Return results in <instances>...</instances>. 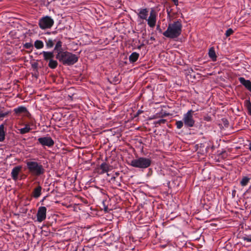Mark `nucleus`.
<instances>
[{
  "label": "nucleus",
  "instance_id": "obj_3",
  "mask_svg": "<svg viewBox=\"0 0 251 251\" xmlns=\"http://www.w3.org/2000/svg\"><path fill=\"white\" fill-rule=\"evenodd\" d=\"M56 58L63 64L69 66L75 64L78 61L76 55L67 51L56 54Z\"/></svg>",
  "mask_w": 251,
  "mask_h": 251
},
{
  "label": "nucleus",
  "instance_id": "obj_10",
  "mask_svg": "<svg viewBox=\"0 0 251 251\" xmlns=\"http://www.w3.org/2000/svg\"><path fill=\"white\" fill-rule=\"evenodd\" d=\"M22 169V166H17L14 167L11 173V176L14 180H17L18 178V175Z\"/></svg>",
  "mask_w": 251,
  "mask_h": 251
},
{
  "label": "nucleus",
  "instance_id": "obj_5",
  "mask_svg": "<svg viewBox=\"0 0 251 251\" xmlns=\"http://www.w3.org/2000/svg\"><path fill=\"white\" fill-rule=\"evenodd\" d=\"M151 161L149 158L141 157L137 159H133L130 163V165L140 169L148 168L151 164Z\"/></svg>",
  "mask_w": 251,
  "mask_h": 251
},
{
  "label": "nucleus",
  "instance_id": "obj_18",
  "mask_svg": "<svg viewBox=\"0 0 251 251\" xmlns=\"http://www.w3.org/2000/svg\"><path fill=\"white\" fill-rule=\"evenodd\" d=\"M139 56V53L136 52H132L129 56V60L131 63H134L137 60Z\"/></svg>",
  "mask_w": 251,
  "mask_h": 251
},
{
  "label": "nucleus",
  "instance_id": "obj_7",
  "mask_svg": "<svg viewBox=\"0 0 251 251\" xmlns=\"http://www.w3.org/2000/svg\"><path fill=\"white\" fill-rule=\"evenodd\" d=\"M53 24V20L50 17L48 16L42 18L39 21V25L42 29L50 28Z\"/></svg>",
  "mask_w": 251,
  "mask_h": 251
},
{
  "label": "nucleus",
  "instance_id": "obj_4",
  "mask_svg": "<svg viewBox=\"0 0 251 251\" xmlns=\"http://www.w3.org/2000/svg\"><path fill=\"white\" fill-rule=\"evenodd\" d=\"M29 172L34 176H40L45 173V169L42 165L36 161H27L26 163Z\"/></svg>",
  "mask_w": 251,
  "mask_h": 251
},
{
  "label": "nucleus",
  "instance_id": "obj_34",
  "mask_svg": "<svg viewBox=\"0 0 251 251\" xmlns=\"http://www.w3.org/2000/svg\"><path fill=\"white\" fill-rule=\"evenodd\" d=\"M249 149L250 151H251V142L249 144Z\"/></svg>",
  "mask_w": 251,
  "mask_h": 251
},
{
  "label": "nucleus",
  "instance_id": "obj_16",
  "mask_svg": "<svg viewBox=\"0 0 251 251\" xmlns=\"http://www.w3.org/2000/svg\"><path fill=\"white\" fill-rule=\"evenodd\" d=\"M100 169L101 170L100 174H104L107 173L109 170V165L106 163H102L100 167Z\"/></svg>",
  "mask_w": 251,
  "mask_h": 251
},
{
  "label": "nucleus",
  "instance_id": "obj_33",
  "mask_svg": "<svg viewBox=\"0 0 251 251\" xmlns=\"http://www.w3.org/2000/svg\"><path fill=\"white\" fill-rule=\"evenodd\" d=\"M172 1L175 3V4L177 5L178 3L177 0H172Z\"/></svg>",
  "mask_w": 251,
  "mask_h": 251
},
{
  "label": "nucleus",
  "instance_id": "obj_29",
  "mask_svg": "<svg viewBox=\"0 0 251 251\" xmlns=\"http://www.w3.org/2000/svg\"><path fill=\"white\" fill-rule=\"evenodd\" d=\"M233 33V30L231 28H228L226 32V37H228Z\"/></svg>",
  "mask_w": 251,
  "mask_h": 251
},
{
  "label": "nucleus",
  "instance_id": "obj_30",
  "mask_svg": "<svg viewBox=\"0 0 251 251\" xmlns=\"http://www.w3.org/2000/svg\"><path fill=\"white\" fill-rule=\"evenodd\" d=\"M166 120L162 119H160V120L156 121L155 122V124L161 125V124H165L166 123Z\"/></svg>",
  "mask_w": 251,
  "mask_h": 251
},
{
  "label": "nucleus",
  "instance_id": "obj_17",
  "mask_svg": "<svg viewBox=\"0 0 251 251\" xmlns=\"http://www.w3.org/2000/svg\"><path fill=\"white\" fill-rule=\"evenodd\" d=\"M208 55L209 57L214 61L216 60L217 55L216 54L214 49L213 47L210 48L208 51Z\"/></svg>",
  "mask_w": 251,
  "mask_h": 251
},
{
  "label": "nucleus",
  "instance_id": "obj_24",
  "mask_svg": "<svg viewBox=\"0 0 251 251\" xmlns=\"http://www.w3.org/2000/svg\"><path fill=\"white\" fill-rule=\"evenodd\" d=\"M250 178L247 176L243 177L240 183L242 186H246L249 182Z\"/></svg>",
  "mask_w": 251,
  "mask_h": 251
},
{
  "label": "nucleus",
  "instance_id": "obj_13",
  "mask_svg": "<svg viewBox=\"0 0 251 251\" xmlns=\"http://www.w3.org/2000/svg\"><path fill=\"white\" fill-rule=\"evenodd\" d=\"M32 125L33 123L26 124L24 127L19 129L20 133L21 134H24L29 132L32 129L30 126Z\"/></svg>",
  "mask_w": 251,
  "mask_h": 251
},
{
  "label": "nucleus",
  "instance_id": "obj_14",
  "mask_svg": "<svg viewBox=\"0 0 251 251\" xmlns=\"http://www.w3.org/2000/svg\"><path fill=\"white\" fill-rule=\"evenodd\" d=\"M62 42L60 40L56 41L54 51L57 53V54H58L59 52H63L65 51L62 50Z\"/></svg>",
  "mask_w": 251,
  "mask_h": 251
},
{
  "label": "nucleus",
  "instance_id": "obj_15",
  "mask_svg": "<svg viewBox=\"0 0 251 251\" xmlns=\"http://www.w3.org/2000/svg\"><path fill=\"white\" fill-rule=\"evenodd\" d=\"M42 187L41 186H38L33 190V196L34 198H39L41 194Z\"/></svg>",
  "mask_w": 251,
  "mask_h": 251
},
{
  "label": "nucleus",
  "instance_id": "obj_6",
  "mask_svg": "<svg viewBox=\"0 0 251 251\" xmlns=\"http://www.w3.org/2000/svg\"><path fill=\"white\" fill-rule=\"evenodd\" d=\"M194 111L192 110H188L183 116V121L184 125L187 127L194 126L195 121L193 118V114Z\"/></svg>",
  "mask_w": 251,
  "mask_h": 251
},
{
  "label": "nucleus",
  "instance_id": "obj_25",
  "mask_svg": "<svg viewBox=\"0 0 251 251\" xmlns=\"http://www.w3.org/2000/svg\"><path fill=\"white\" fill-rule=\"evenodd\" d=\"M245 104L249 114L251 116V102L249 100H247L245 101Z\"/></svg>",
  "mask_w": 251,
  "mask_h": 251
},
{
  "label": "nucleus",
  "instance_id": "obj_2",
  "mask_svg": "<svg viewBox=\"0 0 251 251\" xmlns=\"http://www.w3.org/2000/svg\"><path fill=\"white\" fill-rule=\"evenodd\" d=\"M182 27L180 21H175L168 25L167 30L163 33V35L171 39L177 38L181 34Z\"/></svg>",
  "mask_w": 251,
  "mask_h": 251
},
{
  "label": "nucleus",
  "instance_id": "obj_36",
  "mask_svg": "<svg viewBox=\"0 0 251 251\" xmlns=\"http://www.w3.org/2000/svg\"><path fill=\"white\" fill-rule=\"evenodd\" d=\"M116 177L115 176L112 177L111 179H115Z\"/></svg>",
  "mask_w": 251,
  "mask_h": 251
},
{
  "label": "nucleus",
  "instance_id": "obj_22",
  "mask_svg": "<svg viewBox=\"0 0 251 251\" xmlns=\"http://www.w3.org/2000/svg\"><path fill=\"white\" fill-rule=\"evenodd\" d=\"M57 64L58 63L57 61L52 59L49 61L48 66L51 69H55L56 68Z\"/></svg>",
  "mask_w": 251,
  "mask_h": 251
},
{
  "label": "nucleus",
  "instance_id": "obj_12",
  "mask_svg": "<svg viewBox=\"0 0 251 251\" xmlns=\"http://www.w3.org/2000/svg\"><path fill=\"white\" fill-rule=\"evenodd\" d=\"M41 54H43L44 59L46 61H50L54 57L53 52L51 51H43Z\"/></svg>",
  "mask_w": 251,
  "mask_h": 251
},
{
  "label": "nucleus",
  "instance_id": "obj_21",
  "mask_svg": "<svg viewBox=\"0 0 251 251\" xmlns=\"http://www.w3.org/2000/svg\"><path fill=\"white\" fill-rule=\"evenodd\" d=\"M56 41V40H52V39L49 38L46 39L45 41L47 48L48 49L51 48L54 46V42Z\"/></svg>",
  "mask_w": 251,
  "mask_h": 251
},
{
  "label": "nucleus",
  "instance_id": "obj_32",
  "mask_svg": "<svg viewBox=\"0 0 251 251\" xmlns=\"http://www.w3.org/2000/svg\"><path fill=\"white\" fill-rule=\"evenodd\" d=\"M143 111L142 110H138V111L137 112V113H136V115H139L140 114H141V113H143Z\"/></svg>",
  "mask_w": 251,
  "mask_h": 251
},
{
  "label": "nucleus",
  "instance_id": "obj_31",
  "mask_svg": "<svg viewBox=\"0 0 251 251\" xmlns=\"http://www.w3.org/2000/svg\"><path fill=\"white\" fill-rule=\"evenodd\" d=\"M7 112H0V118H3L7 115Z\"/></svg>",
  "mask_w": 251,
  "mask_h": 251
},
{
  "label": "nucleus",
  "instance_id": "obj_8",
  "mask_svg": "<svg viewBox=\"0 0 251 251\" xmlns=\"http://www.w3.org/2000/svg\"><path fill=\"white\" fill-rule=\"evenodd\" d=\"M38 141L42 146H47L49 148L52 147L54 144V141L50 136L39 137L38 139Z\"/></svg>",
  "mask_w": 251,
  "mask_h": 251
},
{
  "label": "nucleus",
  "instance_id": "obj_11",
  "mask_svg": "<svg viewBox=\"0 0 251 251\" xmlns=\"http://www.w3.org/2000/svg\"><path fill=\"white\" fill-rule=\"evenodd\" d=\"M239 80L249 91L251 92V82L250 80H246L243 77H239Z\"/></svg>",
  "mask_w": 251,
  "mask_h": 251
},
{
  "label": "nucleus",
  "instance_id": "obj_19",
  "mask_svg": "<svg viewBox=\"0 0 251 251\" xmlns=\"http://www.w3.org/2000/svg\"><path fill=\"white\" fill-rule=\"evenodd\" d=\"M5 133L3 125H0V142H2L5 139Z\"/></svg>",
  "mask_w": 251,
  "mask_h": 251
},
{
  "label": "nucleus",
  "instance_id": "obj_27",
  "mask_svg": "<svg viewBox=\"0 0 251 251\" xmlns=\"http://www.w3.org/2000/svg\"><path fill=\"white\" fill-rule=\"evenodd\" d=\"M184 122L182 121H177L176 122V125L177 128L180 129L183 126Z\"/></svg>",
  "mask_w": 251,
  "mask_h": 251
},
{
  "label": "nucleus",
  "instance_id": "obj_23",
  "mask_svg": "<svg viewBox=\"0 0 251 251\" xmlns=\"http://www.w3.org/2000/svg\"><path fill=\"white\" fill-rule=\"evenodd\" d=\"M34 46L37 49H41L44 47V43L41 40H36L34 42Z\"/></svg>",
  "mask_w": 251,
  "mask_h": 251
},
{
  "label": "nucleus",
  "instance_id": "obj_35",
  "mask_svg": "<svg viewBox=\"0 0 251 251\" xmlns=\"http://www.w3.org/2000/svg\"><path fill=\"white\" fill-rule=\"evenodd\" d=\"M205 119L207 121H209L210 119V117H206L205 118Z\"/></svg>",
  "mask_w": 251,
  "mask_h": 251
},
{
  "label": "nucleus",
  "instance_id": "obj_28",
  "mask_svg": "<svg viewBox=\"0 0 251 251\" xmlns=\"http://www.w3.org/2000/svg\"><path fill=\"white\" fill-rule=\"evenodd\" d=\"M24 47L26 49H30L33 47V45L31 43H25L24 45Z\"/></svg>",
  "mask_w": 251,
  "mask_h": 251
},
{
  "label": "nucleus",
  "instance_id": "obj_9",
  "mask_svg": "<svg viewBox=\"0 0 251 251\" xmlns=\"http://www.w3.org/2000/svg\"><path fill=\"white\" fill-rule=\"evenodd\" d=\"M37 221L41 223L46 219L47 208L45 206H40L38 208L36 214Z\"/></svg>",
  "mask_w": 251,
  "mask_h": 251
},
{
  "label": "nucleus",
  "instance_id": "obj_1",
  "mask_svg": "<svg viewBox=\"0 0 251 251\" xmlns=\"http://www.w3.org/2000/svg\"><path fill=\"white\" fill-rule=\"evenodd\" d=\"M149 11L147 8H140L138 9L137 16L138 19L147 21L148 25L150 27L153 28L155 26L156 23L157 13L153 10L150 12V16L148 18Z\"/></svg>",
  "mask_w": 251,
  "mask_h": 251
},
{
  "label": "nucleus",
  "instance_id": "obj_20",
  "mask_svg": "<svg viewBox=\"0 0 251 251\" xmlns=\"http://www.w3.org/2000/svg\"><path fill=\"white\" fill-rule=\"evenodd\" d=\"M14 111L16 114H20L22 113H26L27 112V109L26 107L24 106H19L16 108H15Z\"/></svg>",
  "mask_w": 251,
  "mask_h": 251
},
{
  "label": "nucleus",
  "instance_id": "obj_26",
  "mask_svg": "<svg viewBox=\"0 0 251 251\" xmlns=\"http://www.w3.org/2000/svg\"><path fill=\"white\" fill-rule=\"evenodd\" d=\"M241 239L248 242H251V235H245L242 236Z\"/></svg>",
  "mask_w": 251,
  "mask_h": 251
}]
</instances>
